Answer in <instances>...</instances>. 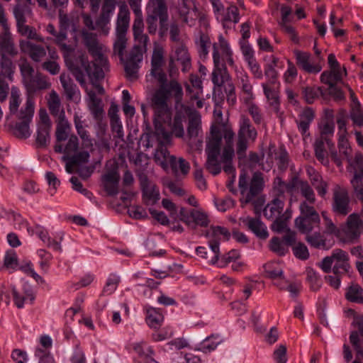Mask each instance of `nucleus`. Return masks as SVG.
I'll use <instances>...</instances> for the list:
<instances>
[{"instance_id": "nucleus-49", "label": "nucleus", "mask_w": 363, "mask_h": 363, "mask_svg": "<svg viewBox=\"0 0 363 363\" xmlns=\"http://www.w3.org/2000/svg\"><path fill=\"white\" fill-rule=\"evenodd\" d=\"M308 243L313 247L317 249H327L326 240L319 233H315L312 235H307L306 238Z\"/></svg>"}, {"instance_id": "nucleus-42", "label": "nucleus", "mask_w": 363, "mask_h": 363, "mask_svg": "<svg viewBox=\"0 0 363 363\" xmlns=\"http://www.w3.org/2000/svg\"><path fill=\"white\" fill-rule=\"evenodd\" d=\"M356 104H354V106H352L350 112V117L354 125L358 126V127H362L363 126V108L361 106V104L358 101L357 99H356Z\"/></svg>"}, {"instance_id": "nucleus-58", "label": "nucleus", "mask_w": 363, "mask_h": 363, "mask_svg": "<svg viewBox=\"0 0 363 363\" xmlns=\"http://www.w3.org/2000/svg\"><path fill=\"white\" fill-rule=\"evenodd\" d=\"M191 223L199 225L201 227H206L208 225L209 220L206 213L196 209L191 210Z\"/></svg>"}, {"instance_id": "nucleus-4", "label": "nucleus", "mask_w": 363, "mask_h": 363, "mask_svg": "<svg viewBox=\"0 0 363 363\" xmlns=\"http://www.w3.org/2000/svg\"><path fill=\"white\" fill-rule=\"evenodd\" d=\"M62 53L65 64L75 79L82 87L86 89V79H84V69L91 63L88 57L83 53L75 55V48L71 45L61 43L59 46Z\"/></svg>"}, {"instance_id": "nucleus-12", "label": "nucleus", "mask_w": 363, "mask_h": 363, "mask_svg": "<svg viewBox=\"0 0 363 363\" xmlns=\"http://www.w3.org/2000/svg\"><path fill=\"white\" fill-rule=\"evenodd\" d=\"M35 105L33 99L28 97L24 107H23L18 116L21 121L16 124V135L18 138H27L30 135L29 124L34 114Z\"/></svg>"}, {"instance_id": "nucleus-3", "label": "nucleus", "mask_w": 363, "mask_h": 363, "mask_svg": "<svg viewBox=\"0 0 363 363\" xmlns=\"http://www.w3.org/2000/svg\"><path fill=\"white\" fill-rule=\"evenodd\" d=\"M234 132L231 129L224 128L222 133L220 128L213 125L211 128V136L206 140V153L207 160L206 169L213 175H218L221 172L218 157L220 154L222 137L224 138L225 146H233Z\"/></svg>"}, {"instance_id": "nucleus-1", "label": "nucleus", "mask_w": 363, "mask_h": 363, "mask_svg": "<svg viewBox=\"0 0 363 363\" xmlns=\"http://www.w3.org/2000/svg\"><path fill=\"white\" fill-rule=\"evenodd\" d=\"M130 23V11L125 2L119 5V12L116 21V38L113 43V53L118 55L123 63L126 77L130 80L138 78L140 63L143 60V52L140 46H134L124 58V51L127 45V30Z\"/></svg>"}, {"instance_id": "nucleus-21", "label": "nucleus", "mask_w": 363, "mask_h": 363, "mask_svg": "<svg viewBox=\"0 0 363 363\" xmlns=\"http://www.w3.org/2000/svg\"><path fill=\"white\" fill-rule=\"evenodd\" d=\"M155 160L164 169H167L170 166L173 171H177V158L170 155L166 147H162L156 150Z\"/></svg>"}, {"instance_id": "nucleus-50", "label": "nucleus", "mask_w": 363, "mask_h": 363, "mask_svg": "<svg viewBox=\"0 0 363 363\" xmlns=\"http://www.w3.org/2000/svg\"><path fill=\"white\" fill-rule=\"evenodd\" d=\"M240 257V252L238 250H231L228 253L224 254L223 255L219 257V260L216 264L219 267H225L230 262H235Z\"/></svg>"}, {"instance_id": "nucleus-17", "label": "nucleus", "mask_w": 363, "mask_h": 363, "mask_svg": "<svg viewBox=\"0 0 363 363\" xmlns=\"http://www.w3.org/2000/svg\"><path fill=\"white\" fill-rule=\"evenodd\" d=\"M291 8L288 6H282L281 7V20L279 26L281 30L289 35L292 42L296 44L299 43V38L294 26L289 24L291 21L290 15L291 14Z\"/></svg>"}, {"instance_id": "nucleus-32", "label": "nucleus", "mask_w": 363, "mask_h": 363, "mask_svg": "<svg viewBox=\"0 0 363 363\" xmlns=\"http://www.w3.org/2000/svg\"><path fill=\"white\" fill-rule=\"evenodd\" d=\"M61 84L64 89V92L67 100H73L75 96L79 93L77 85L74 83L70 77L65 74H61L60 77Z\"/></svg>"}, {"instance_id": "nucleus-56", "label": "nucleus", "mask_w": 363, "mask_h": 363, "mask_svg": "<svg viewBox=\"0 0 363 363\" xmlns=\"http://www.w3.org/2000/svg\"><path fill=\"white\" fill-rule=\"evenodd\" d=\"M265 276L272 279L281 278L283 275L282 269L273 263H269L264 265Z\"/></svg>"}, {"instance_id": "nucleus-5", "label": "nucleus", "mask_w": 363, "mask_h": 363, "mask_svg": "<svg viewBox=\"0 0 363 363\" xmlns=\"http://www.w3.org/2000/svg\"><path fill=\"white\" fill-rule=\"evenodd\" d=\"M257 137V131L246 116L242 115L239 121V130L236 141V154L239 160L246 157L249 142L254 143Z\"/></svg>"}, {"instance_id": "nucleus-62", "label": "nucleus", "mask_w": 363, "mask_h": 363, "mask_svg": "<svg viewBox=\"0 0 363 363\" xmlns=\"http://www.w3.org/2000/svg\"><path fill=\"white\" fill-rule=\"evenodd\" d=\"M263 188V178L260 173H255L250 184L252 191L259 194Z\"/></svg>"}, {"instance_id": "nucleus-14", "label": "nucleus", "mask_w": 363, "mask_h": 363, "mask_svg": "<svg viewBox=\"0 0 363 363\" xmlns=\"http://www.w3.org/2000/svg\"><path fill=\"white\" fill-rule=\"evenodd\" d=\"M108 69V65L106 66L95 65L91 66V63L89 67L84 69V77L88 76L91 84L96 89L98 93L103 95L105 92L104 87L99 84V82L105 77V72Z\"/></svg>"}, {"instance_id": "nucleus-18", "label": "nucleus", "mask_w": 363, "mask_h": 363, "mask_svg": "<svg viewBox=\"0 0 363 363\" xmlns=\"http://www.w3.org/2000/svg\"><path fill=\"white\" fill-rule=\"evenodd\" d=\"M333 272L335 275L344 274L349 272L350 265L349 264L348 254L341 250L335 249L333 251Z\"/></svg>"}, {"instance_id": "nucleus-40", "label": "nucleus", "mask_w": 363, "mask_h": 363, "mask_svg": "<svg viewBox=\"0 0 363 363\" xmlns=\"http://www.w3.org/2000/svg\"><path fill=\"white\" fill-rule=\"evenodd\" d=\"M264 93L267 100L269 102V105L274 108L275 111H278L279 109V98L278 92L274 87H272L266 84H262Z\"/></svg>"}, {"instance_id": "nucleus-25", "label": "nucleus", "mask_w": 363, "mask_h": 363, "mask_svg": "<svg viewBox=\"0 0 363 363\" xmlns=\"http://www.w3.org/2000/svg\"><path fill=\"white\" fill-rule=\"evenodd\" d=\"M242 223L257 237L262 239H265L268 237L267 228L259 218L247 216V218L242 219Z\"/></svg>"}, {"instance_id": "nucleus-10", "label": "nucleus", "mask_w": 363, "mask_h": 363, "mask_svg": "<svg viewBox=\"0 0 363 363\" xmlns=\"http://www.w3.org/2000/svg\"><path fill=\"white\" fill-rule=\"evenodd\" d=\"M331 207L333 212L340 216H346L352 211L349 192L345 187L339 184L334 186Z\"/></svg>"}, {"instance_id": "nucleus-41", "label": "nucleus", "mask_w": 363, "mask_h": 363, "mask_svg": "<svg viewBox=\"0 0 363 363\" xmlns=\"http://www.w3.org/2000/svg\"><path fill=\"white\" fill-rule=\"evenodd\" d=\"M133 350L138 354V355L140 358L143 359L145 362H147L148 359L151 358L152 356L155 354L153 348L148 345L145 342L134 344Z\"/></svg>"}, {"instance_id": "nucleus-44", "label": "nucleus", "mask_w": 363, "mask_h": 363, "mask_svg": "<svg viewBox=\"0 0 363 363\" xmlns=\"http://www.w3.org/2000/svg\"><path fill=\"white\" fill-rule=\"evenodd\" d=\"M298 189L301 195L306 199V201L309 204H313L315 202V196L314 191L307 181L300 180Z\"/></svg>"}, {"instance_id": "nucleus-39", "label": "nucleus", "mask_w": 363, "mask_h": 363, "mask_svg": "<svg viewBox=\"0 0 363 363\" xmlns=\"http://www.w3.org/2000/svg\"><path fill=\"white\" fill-rule=\"evenodd\" d=\"M20 96L21 93L19 89L16 87H12L9 98V115L6 116L7 119H9L10 116L18 113V110L21 103Z\"/></svg>"}, {"instance_id": "nucleus-33", "label": "nucleus", "mask_w": 363, "mask_h": 363, "mask_svg": "<svg viewBox=\"0 0 363 363\" xmlns=\"http://www.w3.org/2000/svg\"><path fill=\"white\" fill-rule=\"evenodd\" d=\"M142 192L143 201L145 205H154L160 199L159 188L155 184L143 189Z\"/></svg>"}, {"instance_id": "nucleus-61", "label": "nucleus", "mask_w": 363, "mask_h": 363, "mask_svg": "<svg viewBox=\"0 0 363 363\" xmlns=\"http://www.w3.org/2000/svg\"><path fill=\"white\" fill-rule=\"evenodd\" d=\"M246 104L248 105V112L252 116L253 121L255 124L259 125L263 118L259 108L253 104L252 101L250 104Z\"/></svg>"}, {"instance_id": "nucleus-55", "label": "nucleus", "mask_w": 363, "mask_h": 363, "mask_svg": "<svg viewBox=\"0 0 363 363\" xmlns=\"http://www.w3.org/2000/svg\"><path fill=\"white\" fill-rule=\"evenodd\" d=\"M69 128V125L68 122L64 119H61L57 125L55 132L56 140L57 142L65 141L67 140L68 136L67 129Z\"/></svg>"}, {"instance_id": "nucleus-24", "label": "nucleus", "mask_w": 363, "mask_h": 363, "mask_svg": "<svg viewBox=\"0 0 363 363\" xmlns=\"http://www.w3.org/2000/svg\"><path fill=\"white\" fill-rule=\"evenodd\" d=\"M27 91L30 93L35 92L38 90L46 89L50 87V84L43 74L38 73L33 75L23 82Z\"/></svg>"}, {"instance_id": "nucleus-16", "label": "nucleus", "mask_w": 363, "mask_h": 363, "mask_svg": "<svg viewBox=\"0 0 363 363\" xmlns=\"http://www.w3.org/2000/svg\"><path fill=\"white\" fill-rule=\"evenodd\" d=\"M342 231L347 238L354 240L363 233V222L357 213L350 214L347 219Z\"/></svg>"}, {"instance_id": "nucleus-2", "label": "nucleus", "mask_w": 363, "mask_h": 363, "mask_svg": "<svg viewBox=\"0 0 363 363\" xmlns=\"http://www.w3.org/2000/svg\"><path fill=\"white\" fill-rule=\"evenodd\" d=\"M160 85L153 93L151 98V108L154 112L155 122L165 123L171 118V108L168 104L170 99H174L176 105L182 103L183 99V89L175 79L167 82V75L164 79H156Z\"/></svg>"}, {"instance_id": "nucleus-60", "label": "nucleus", "mask_w": 363, "mask_h": 363, "mask_svg": "<svg viewBox=\"0 0 363 363\" xmlns=\"http://www.w3.org/2000/svg\"><path fill=\"white\" fill-rule=\"evenodd\" d=\"M258 194H259L256 191H252L250 189H249V190L247 189L245 194L240 199L241 206L243 208L246 204L252 203L255 206V208H257L259 201L258 199H256Z\"/></svg>"}, {"instance_id": "nucleus-43", "label": "nucleus", "mask_w": 363, "mask_h": 363, "mask_svg": "<svg viewBox=\"0 0 363 363\" xmlns=\"http://www.w3.org/2000/svg\"><path fill=\"white\" fill-rule=\"evenodd\" d=\"M216 44L217 45V48L218 49V48H220V50L222 52V55H223V57H225L227 63L230 66H233L234 61L232 57L233 52H232V50H230V45H229V43H228V41L223 38V35H220L218 37V43H216Z\"/></svg>"}, {"instance_id": "nucleus-20", "label": "nucleus", "mask_w": 363, "mask_h": 363, "mask_svg": "<svg viewBox=\"0 0 363 363\" xmlns=\"http://www.w3.org/2000/svg\"><path fill=\"white\" fill-rule=\"evenodd\" d=\"M120 174L116 170H111L101 177L103 187L108 196H113L118 193Z\"/></svg>"}, {"instance_id": "nucleus-53", "label": "nucleus", "mask_w": 363, "mask_h": 363, "mask_svg": "<svg viewBox=\"0 0 363 363\" xmlns=\"http://www.w3.org/2000/svg\"><path fill=\"white\" fill-rule=\"evenodd\" d=\"M119 282V277L115 274L110 275L102 291V295L108 296L112 294L117 289Z\"/></svg>"}, {"instance_id": "nucleus-54", "label": "nucleus", "mask_w": 363, "mask_h": 363, "mask_svg": "<svg viewBox=\"0 0 363 363\" xmlns=\"http://www.w3.org/2000/svg\"><path fill=\"white\" fill-rule=\"evenodd\" d=\"M325 143V138L320 137L317 138L314 143L315 155L318 161L322 164L325 163V150L324 144Z\"/></svg>"}, {"instance_id": "nucleus-8", "label": "nucleus", "mask_w": 363, "mask_h": 363, "mask_svg": "<svg viewBox=\"0 0 363 363\" xmlns=\"http://www.w3.org/2000/svg\"><path fill=\"white\" fill-rule=\"evenodd\" d=\"M80 35L83 44L86 48L89 53L94 58L91 66L108 65V61L106 57L102 52L103 46L99 41L96 33L88 31L83 28L80 30Z\"/></svg>"}, {"instance_id": "nucleus-31", "label": "nucleus", "mask_w": 363, "mask_h": 363, "mask_svg": "<svg viewBox=\"0 0 363 363\" xmlns=\"http://www.w3.org/2000/svg\"><path fill=\"white\" fill-rule=\"evenodd\" d=\"M179 15L183 22L189 26H193L199 16V12L195 6L191 9L187 3L183 1V6L179 9Z\"/></svg>"}, {"instance_id": "nucleus-46", "label": "nucleus", "mask_w": 363, "mask_h": 363, "mask_svg": "<svg viewBox=\"0 0 363 363\" xmlns=\"http://www.w3.org/2000/svg\"><path fill=\"white\" fill-rule=\"evenodd\" d=\"M221 342L222 339L219 335H212L203 340L200 350L205 353L210 352L214 350Z\"/></svg>"}, {"instance_id": "nucleus-52", "label": "nucleus", "mask_w": 363, "mask_h": 363, "mask_svg": "<svg viewBox=\"0 0 363 363\" xmlns=\"http://www.w3.org/2000/svg\"><path fill=\"white\" fill-rule=\"evenodd\" d=\"M269 249L279 256H284L288 252L285 243L277 237H274L270 240Z\"/></svg>"}, {"instance_id": "nucleus-26", "label": "nucleus", "mask_w": 363, "mask_h": 363, "mask_svg": "<svg viewBox=\"0 0 363 363\" xmlns=\"http://www.w3.org/2000/svg\"><path fill=\"white\" fill-rule=\"evenodd\" d=\"M299 121H296L298 130L303 138L309 129L310 125L315 118V111L311 107L305 108L299 115Z\"/></svg>"}, {"instance_id": "nucleus-48", "label": "nucleus", "mask_w": 363, "mask_h": 363, "mask_svg": "<svg viewBox=\"0 0 363 363\" xmlns=\"http://www.w3.org/2000/svg\"><path fill=\"white\" fill-rule=\"evenodd\" d=\"M18 32L23 36L27 37L30 40H34L38 42H43V38L36 33L35 28L23 24L17 28Z\"/></svg>"}, {"instance_id": "nucleus-57", "label": "nucleus", "mask_w": 363, "mask_h": 363, "mask_svg": "<svg viewBox=\"0 0 363 363\" xmlns=\"http://www.w3.org/2000/svg\"><path fill=\"white\" fill-rule=\"evenodd\" d=\"M307 281L309 283L311 289L317 291L320 289L322 284L321 279L318 276L316 272L310 269L307 270Z\"/></svg>"}, {"instance_id": "nucleus-7", "label": "nucleus", "mask_w": 363, "mask_h": 363, "mask_svg": "<svg viewBox=\"0 0 363 363\" xmlns=\"http://www.w3.org/2000/svg\"><path fill=\"white\" fill-rule=\"evenodd\" d=\"M300 216L295 219V225L303 234H308L320 224V216L313 206L306 201L300 204Z\"/></svg>"}, {"instance_id": "nucleus-15", "label": "nucleus", "mask_w": 363, "mask_h": 363, "mask_svg": "<svg viewBox=\"0 0 363 363\" xmlns=\"http://www.w3.org/2000/svg\"><path fill=\"white\" fill-rule=\"evenodd\" d=\"M296 65L305 72L309 74H317L322 69L320 63L312 62L311 55L309 52L300 50H295Z\"/></svg>"}, {"instance_id": "nucleus-63", "label": "nucleus", "mask_w": 363, "mask_h": 363, "mask_svg": "<svg viewBox=\"0 0 363 363\" xmlns=\"http://www.w3.org/2000/svg\"><path fill=\"white\" fill-rule=\"evenodd\" d=\"M45 178L49 186H51L49 189V191L50 194L52 196L55 193L57 187L60 186V181L57 179L56 175L52 172H46Z\"/></svg>"}, {"instance_id": "nucleus-34", "label": "nucleus", "mask_w": 363, "mask_h": 363, "mask_svg": "<svg viewBox=\"0 0 363 363\" xmlns=\"http://www.w3.org/2000/svg\"><path fill=\"white\" fill-rule=\"evenodd\" d=\"M135 19L133 25V35L135 39L139 40L144 45H146L149 38L147 35L143 33L144 23L143 19V13H135Z\"/></svg>"}, {"instance_id": "nucleus-6", "label": "nucleus", "mask_w": 363, "mask_h": 363, "mask_svg": "<svg viewBox=\"0 0 363 363\" xmlns=\"http://www.w3.org/2000/svg\"><path fill=\"white\" fill-rule=\"evenodd\" d=\"M18 55V50L14 43H0V78L12 79L16 65L14 58Z\"/></svg>"}, {"instance_id": "nucleus-38", "label": "nucleus", "mask_w": 363, "mask_h": 363, "mask_svg": "<svg viewBox=\"0 0 363 363\" xmlns=\"http://www.w3.org/2000/svg\"><path fill=\"white\" fill-rule=\"evenodd\" d=\"M0 26L3 28V31L0 33V43H2L4 40L6 42L9 41V43H14L10 32L4 9L1 6H0Z\"/></svg>"}, {"instance_id": "nucleus-47", "label": "nucleus", "mask_w": 363, "mask_h": 363, "mask_svg": "<svg viewBox=\"0 0 363 363\" xmlns=\"http://www.w3.org/2000/svg\"><path fill=\"white\" fill-rule=\"evenodd\" d=\"M60 99L57 94V92L52 90L50 94L49 98L48 99V106L50 113L52 116H57L60 113Z\"/></svg>"}, {"instance_id": "nucleus-23", "label": "nucleus", "mask_w": 363, "mask_h": 363, "mask_svg": "<svg viewBox=\"0 0 363 363\" xmlns=\"http://www.w3.org/2000/svg\"><path fill=\"white\" fill-rule=\"evenodd\" d=\"M143 310L146 313L145 321L147 325L155 330L159 329L164 321L161 310L150 306H145Z\"/></svg>"}, {"instance_id": "nucleus-36", "label": "nucleus", "mask_w": 363, "mask_h": 363, "mask_svg": "<svg viewBox=\"0 0 363 363\" xmlns=\"http://www.w3.org/2000/svg\"><path fill=\"white\" fill-rule=\"evenodd\" d=\"M342 79V73L341 69H330L324 71L320 75V82L328 84V86L337 85Z\"/></svg>"}, {"instance_id": "nucleus-13", "label": "nucleus", "mask_w": 363, "mask_h": 363, "mask_svg": "<svg viewBox=\"0 0 363 363\" xmlns=\"http://www.w3.org/2000/svg\"><path fill=\"white\" fill-rule=\"evenodd\" d=\"M213 59L214 68L211 76V81L215 86L221 87L229 79L230 75L216 43L213 45Z\"/></svg>"}, {"instance_id": "nucleus-11", "label": "nucleus", "mask_w": 363, "mask_h": 363, "mask_svg": "<svg viewBox=\"0 0 363 363\" xmlns=\"http://www.w3.org/2000/svg\"><path fill=\"white\" fill-rule=\"evenodd\" d=\"M147 15L158 18L160 21L159 34L163 37L168 30V9L164 0H149L147 6Z\"/></svg>"}, {"instance_id": "nucleus-28", "label": "nucleus", "mask_w": 363, "mask_h": 363, "mask_svg": "<svg viewBox=\"0 0 363 363\" xmlns=\"http://www.w3.org/2000/svg\"><path fill=\"white\" fill-rule=\"evenodd\" d=\"M238 80V86L242 91L243 102L245 104H250L254 100L255 95L248 75L245 73L241 74Z\"/></svg>"}, {"instance_id": "nucleus-30", "label": "nucleus", "mask_w": 363, "mask_h": 363, "mask_svg": "<svg viewBox=\"0 0 363 363\" xmlns=\"http://www.w3.org/2000/svg\"><path fill=\"white\" fill-rule=\"evenodd\" d=\"M89 98V108L94 117L97 121H101L104 116V109L101 106V99L96 97L94 91H87Z\"/></svg>"}, {"instance_id": "nucleus-59", "label": "nucleus", "mask_w": 363, "mask_h": 363, "mask_svg": "<svg viewBox=\"0 0 363 363\" xmlns=\"http://www.w3.org/2000/svg\"><path fill=\"white\" fill-rule=\"evenodd\" d=\"M292 249L296 257L301 260H306L309 257V252L305 244L299 242L295 244Z\"/></svg>"}, {"instance_id": "nucleus-9", "label": "nucleus", "mask_w": 363, "mask_h": 363, "mask_svg": "<svg viewBox=\"0 0 363 363\" xmlns=\"http://www.w3.org/2000/svg\"><path fill=\"white\" fill-rule=\"evenodd\" d=\"M205 236L208 238V245L214 254L208 263L211 265L216 264L220 257V242L222 240L228 241L230 238V233L226 228L211 225L206 230Z\"/></svg>"}, {"instance_id": "nucleus-51", "label": "nucleus", "mask_w": 363, "mask_h": 363, "mask_svg": "<svg viewBox=\"0 0 363 363\" xmlns=\"http://www.w3.org/2000/svg\"><path fill=\"white\" fill-rule=\"evenodd\" d=\"M51 128L38 127L36 143L39 147H45L50 143Z\"/></svg>"}, {"instance_id": "nucleus-27", "label": "nucleus", "mask_w": 363, "mask_h": 363, "mask_svg": "<svg viewBox=\"0 0 363 363\" xmlns=\"http://www.w3.org/2000/svg\"><path fill=\"white\" fill-rule=\"evenodd\" d=\"M325 113L328 118H330V121H327L320 128V137L325 138V143L330 150L334 147V143L332 142L330 137L333 135L335 130V124L333 121V110H326Z\"/></svg>"}, {"instance_id": "nucleus-37", "label": "nucleus", "mask_w": 363, "mask_h": 363, "mask_svg": "<svg viewBox=\"0 0 363 363\" xmlns=\"http://www.w3.org/2000/svg\"><path fill=\"white\" fill-rule=\"evenodd\" d=\"M186 116L182 111H177L174 117L172 132L177 138H182L184 135L183 122L185 121Z\"/></svg>"}, {"instance_id": "nucleus-35", "label": "nucleus", "mask_w": 363, "mask_h": 363, "mask_svg": "<svg viewBox=\"0 0 363 363\" xmlns=\"http://www.w3.org/2000/svg\"><path fill=\"white\" fill-rule=\"evenodd\" d=\"M346 299L352 303H363V289L357 284H352L347 289Z\"/></svg>"}, {"instance_id": "nucleus-29", "label": "nucleus", "mask_w": 363, "mask_h": 363, "mask_svg": "<svg viewBox=\"0 0 363 363\" xmlns=\"http://www.w3.org/2000/svg\"><path fill=\"white\" fill-rule=\"evenodd\" d=\"M284 206V200L280 198H274L264 208V216L269 220L281 216Z\"/></svg>"}, {"instance_id": "nucleus-19", "label": "nucleus", "mask_w": 363, "mask_h": 363, "mask_svg": "<svg viewBox=\"0 0 363 363\" xmlns=\"http://www.w3.org/2000/svg\"><path fill=\"white\" fill-rule=\"evenodd\" d=\"M164 63L163 48L160 47L155 48L151 58V74L155 79H164V75H166L162 69Z\"/></svg>"}, {"instance_id": "nucleus-64", "label": "nucleus", "mask_w": 363, "mask_h": 363, "mask_svg": "<svg viewBox=\"0 0 363 363\" xmlns=\"http://www.w3.org/2000/svg\"><path fill=\"white\" fill-rule=\"evenodd\" d=\"M223 20L237 23L240 20L238 9L235 6H228Z\"/></svg>"}, {"instance_id": "nucleus-22", "label": "nucleus", "mask_w": 363, "mask_h": 363, "mask_svg": "<svg viewBox=\"0 0 363 363\" xmlns=\"http://www.w3.org/2000/svg\"><path fill=\"white\" fill-rule=\"evenodd\" d=\"M19 46L22 52H27L35 62H40L46 55L45 49L28 40H21Z\"/></svg>"}, {"instance_id": "nucleus-45", "label": "nucleus", "mask_w": 363, "mask_h": 363, "mask_svg": "<svg viewBox=\"0 0 363 363\" xmlns=\"http://www.w3.org/2000/svg\"><path fill=\"white\" fill-rule=\"evenodd\" d=\"M201 130V118L198 115L189 117L187 127V135L190 138L198 137Z\"/></svg>"}]
</instances>
